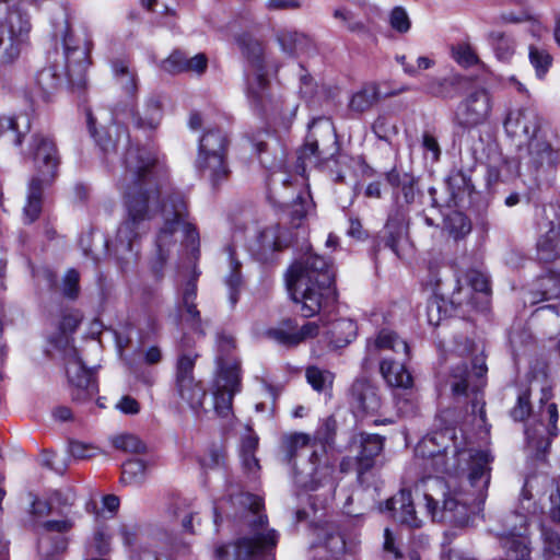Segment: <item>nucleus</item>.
Here are the masks:
<instances>
[{
  "label": "nucleus",
  "mask_w": 560,
  "mask_h": 560,
  "mask_svg": "<svg viewBox=\"0 0 560 560\" xmlns=\"http://www.w3.org/2000/svg\"><path fill=\"white\" fill-rule=\"evenodd\" d=\"M488 369L483 361L476 359L474 362V376L477 383L471 385L472 375L468 371L466 364L456 366L452 372V390L455 395H468V388L471 386L472 392H477L485 385V375Z\"/></svg>",
  "instance_id": "393cba45"
},
{
  "label": "nucleus",
  "mask_w": 560,
  "mask_h": 560,
  "mask_svg": "<svg viewBox=\"0 0 560 560\" xmlns=\"http://www.w3.org/2000/svg\"><path fill=\"white\" fill-rule=\"evenodd\" d=\"M534 479L528 478L521 492L520 510L508 520V528L500 534L501 545L509 560H529L530 541L526 536L527 525L532 517L540 513V508L530 493Z\"/></svg>",
  "instance_id": "9d476101"
},
{
  "label": "nucleus",
  "mask_w": 560,
  "mask_h": 560,
  "mask_svg": "<svg viewBox=\"0 0 560 560\" xmlns=\"http://www.w3.org/2000/svg\"><path fill=\"white\" fill-rule=\"evenodd\" d=\"M467 284L476 292L488 295L491 292L490 280L486 272L480 269H469L465 275Z\"/></svg>",
  "instance_id": "603ef678"
},
{
  "label": "nucleus",
  "mask_w": 560,
  "mask_h": 560,
  "mask_svg": "<svg viewBox=\"0 0 560 560\" xmlns=\"http://www.w3.org/2000/svg\"><path fill=\"white\" fill-rule=\"evenodd\" d=\"M320 331V326L316 322H307L299 326L295 319H284L277 327L270 328L267 336L277 343L284 347H295L301 342L316 337Z\"/></svg>",
  "instance_id": "6ab92c4d"
},
{
  "label": "nucleus",
  "mask_w": 560,
  "mask_h": 560,
  "mask_svg": "<svg viewBox=\"0 0 560 560\" xmlns=\"http://www.w3.org/2000/svg\"><path fill=\"white\" fill-rule=\"evenodd\" d=\"M385 509L392 512L393 517L401 524L417 527V512L410 490L401 489L385 503Z\"/></svg>",
  "instance_id": "bb28decb"
},
{
  "label": "nucleus",
  "mask_w": 560,
  "mask_h": 560,
  "mask_svg": "<svg viewBox=\"0 0 560 560\" xmlns=\"http://www.w3.org/2000/svg\"><path fill=\"white\" fill-rule=\"evenodd\" d=\"M306 378L310 385L317 392H322L327 384L331 383V375L316 366L307 368Z\"/></svg>",
  "instance_id": "e2e57ef3"
},
{
  "label": "nucleus",
  "mask_w": 560,
  "mask_h": 560,
  "mask_svg": "<svg viewBox=\"0 0 560 560\" xmlns=\"http://www.w3.org/2000/svg\"><path fill=\"white\" fill-rule=\"evenodd\" d=\"M453 57L463 67H471L480 62L476 51L468 44H459L454 47Z\"/></svg>",
  "instance_id": "6e6d98bb"
},
{
  "label": "nucleus",
  "mask_w": 560,
  "mask_h": 560,
  "mask_svg": "<svg viewBox=\"0 0 560 560\" xmlns=\"http://www.w3.org/2000/svg\"><path fill=\"white\" fill-rule=\"evenodd\" d=\"M197 358L198 354L191 351L179 354L175 372V390L180 399L194 410L202 407L206 397L205 388L194 376Z\"/></svg>",
  "instance_id": "dca6fc26"
},
{
  "label": "nucleus",
  "mask_w": 560,
  "mask_h": 560,
  "mask_svg": "<svg viewBox=\"0 0 560 560\" xmlns=\"http://www.w3.org/2000/svg\"><path fill=\"white\" fill-rule=\"evenodd\" d=\"M317 536L323 538L320 545L330 553L331 558L337 559L345 552L346 541L340 533L329 528H320Z\"/></svg>",
  "instance_id": "37998d69"
},
{
  "label": "nucleus",
  "mask_w": 560,
  "mask_h": 560,
  "mask_svg": "<svg viewBox=\"0 0 560 560\" xmlns=\"http://www.w3.org/2000/svg\"><path fill=\"white\" fill-rule=\"evenodd\" d=\"M257 243L259 256L261 259H268L269 255L290 245L291 234L278 224L270 225L259 233Z\"/></svg>",
  "instance_id": "a878e982"
},
{
  "label": "nucleus",
  "mask_w": 560,
  "mask_h": 560,
  "mask_svg": "<svg viewBox=\"0 0 560 560\" xmlns=\"http://www.w3.org/2000/svg\"><path fill=\"white\" fill-rule=\"evenodd\" d=\"M237 45L247 63L246 95L250 106L262 113L281 114L284 102L271 92L262 44L249 34H242Z\"/></svg>",
  "instance_id": "0eeeda50"
},
{
  "label": "nucleus",
  "mask_w": 560,
  "mask_h": 560,
  "mask_svg": "<svg viewBox=\"0 0 560 560\" xmlns=\"http://www.w3.org/2000/svg\"><path fill=\"white\" fill-rule=\"evenodd\" d=\"M332 15L350 32H359L364 28L363 23L355 18L352 11L346 8L335 9Z\"/></svg>",
  "instance_id": "680f3d73"
},
{
  "label": "nucleus",
  "mask_w": 560,
  "mask_h": 560,
  "mask_svg": "<svg viewBox=\"0 0 560 560\" xmlns=\"http://www.w3.org/2000/svg\"><path fill=\"white\" fill-rule=\"evenodd\" d=\"M31 130V118L27 114L14 117H0V137L5 136L15 145H20L22 138Z\"/></svg>",
  "instance_id": "2f4dec72"
},
{
  "label": "nucleus",
  "mask_w": 560,
  "mask_h": 560,
  "mask_svg": "<svg viewBox=\"0 0 560 560\" xmlns=\"http://www.w3.org/2000/svg\"><path fill=\"white\" fill-rule=\"evenodd\" d=\"M230 260V273L225 278V284L229 288V299L232 305L238 301V292L242 285L241 262L235 258V249L232 245L225 247Z\"/></svg>",
  "instance_id": "c9c22d12"
},
{
  "label": "nucleus",
  "mask_w": 560,
  "mask_h": 560,
  "mask_svg": "<svg viewBox=\"0 0 560 560\" xmlns=\"http://www.w3.org/2000/svg\"><path fill=\"white\" fill-rule=\"evenodd\" d=\"M546 228L538 238L537 250L541 260L552 261L560 257V217L549 221Z\"/></svg>",
  "instance_id": "c85d7f7f"
},
{
  "label": "nucleus",
  "mask_w": 560,
  "mask_h": 560,
  "mask_svg": "<svg viewBox=\"0 0 560 560\" xmlns=\"http://www.w3.org/2000/svg\"><path fill=\"white\" fill-rule=\"evenodd\" d=\"M332 265L324 257L307 254L294 262L285 275L290 298L300 303L304 317L316 315L328 301L335 300Z\"/></svg>",
  "instance_id": "20e7f679"
},
{
  "label": "nucleus",
  "mask_w": 560,
  "mask_h": 560,
  "mask_svg": "<svg viewBox=\"0 0 560 560\" xmlns=\"http://www.w3.org/2000/svg\"><path fill=\"white\" fill-rule=\"evenodd\" d=\"M91 135L105 153L126 149L124 155L125 176L119 187L122 190L126 217L117 230L115 253L122 271H128L138 260L139 241L148 232V222L161 212L164 201L174 190L167 177L165 164L155 152L130 144L128 132L116 126L117 137L112 140V130L97 137L93 118L89 116Z\"/></svg>",
  "instance_id": "f257e3e1"
},
{
  "label": "nucleus",
  "mask_w": 560,
  "mask_h": 560,
  "mask_svg": "<svg viewBox=\"0 0 560 560\" xmlns=\"http://www.w3.org/2000/svg\"><path fill=\"white\" fill-rule=\"evenodd\" d=\"M112 70L117 84L128 95H133L138 89L136 71L130 68L128 61L116 59L112 62Z\"/></svg>",
  "instance_id": "f704fd0d"
},
{
  "label": "nucleus",
  "mask_w": 560,
  "mask_h": 560,
  "mask_svg": "<svg viewBox=\"0 0 560 560\" xmlns=\"http://www.w3.org/2000/svg\"><path fill=\"white\" fill-rule=\"evenodd\" d=\"M68 452L74 459H90L97 455L98 448L81 441H70Z\"/></svg>",
  "instance_id": "bf43d9fd"
},
{
  "label": "nucleus",
  "mask_w": 560,
  "mask_h": 560,
  "mask_svg": "<svg viewBox=\"0 0 560 560\" xmlns=\"http://www.w3.org/2000/svg\"><path fill=\"white\" fill-rule=\"evenodd\" d=\"M162 119V105L158 97L151 96L145 101L142 114H138L135 124L141 129H155Z\"/></svg>",
  "instance_id": "e433bc0d"
},
{
  "label": "nucleus",
  "mask_w": 560,
  "mask_h": 560,
  "mask_svg": "<svg viewBox=\"0 0 560 560\" xmlns=\"http://www.w3.org/2000/svg\"><path fill=\"white\" fill-rule=\"evenodd\" d=\"M544 124V118L533 106L510 110L503 122L510 137L527 141L529 162L535 168L552 167L559 160L558 152L545 137Z\"/></svg>",
  "instance_id": "6e6552de"
},
{
  "label": "nucleus",
  "mask_w": 560,
  "mask_h": 560,
  "mask_svg": "<svg viewBox=\"0 0 560 560\" xmlns=\"http://www.w3.org/2000/svg\"><path fill=\"white\" fill-rule=\"evenodd\" d=\"M338 151L339 145L332 121L326 117H318L308 125V133L299 153V160L305 166H318L332 160Z\"/></svg>",
  "instance_id": "ddd939ff"
},
{
  "label": "nucleus",
  "mask_w": 560,
  "mask_h": 560,
  "mask_svg": "<svg viewBox=\"0 0 560 560\" xmlns=\"http://www.w3.org/2000/svg\"><path fill=\"white\" fill-rule=\"evenodd\" d=\"M373 131L378 139L389 142L397 135V127L390 118L380 116L373 124Z\"/></svg>",
  "instance_id": "5fc2aeb1"
},
{
  "label": "nucleus",
  "mask_w": 560,
  "mask_h": 560,
  "mask_svg": "<svg viewBox=\"0 0 560 560\" xmlns=\"http://www.w3.org/2000/svg\"><path fill=\"white\" fill-rule=\"evenodd\" d=\"M112 443L117 450L135 454L144 453L147 450L145 444L132 434L117 435L113 438Z\"/></svg>",
  "instance_id": "3c124183"
},
{
  "label": "nucleus",
  "mask_w": 560,
  "mask_h": 560,
  "mask_svg": "<svg viewBox=\"0 0 560 560\" xmlns=\"http://www.w3.org/2000/svg\"><path fill=\"white\" fill-rule=\"evenodd\" d=\"M228 138L222 130H207L199 140L196 167L212 187H218L230 175L226 162Z\"/></svg>",
  "instance_id": "f8f14e48"
},
{
  "label": "nucleus",
  "mask_w": 560,
  "mask_h": 560,
  "mask_svg": "<svg viewBox=\"0 0 560 560\" xmlns=\"http://www.w3.org/2000/svg\"><path fill=\"white\" fill-rule=\"evenodd\" d=\"M443 230L454 240H459L470 233L471 222L463 212L451 211L444 217Z\"/></svg>",
  "instance_id": "58836bf2"
},
{
  "label": "nucleus",
  "mask_w": 560,
  "mask_h": 560,
  "mask_svg": "<svg viewBox=\"0 0 560 560\" xmlns=\"http://www.w3.org/2000/svg\"><path fill=\"white\" fill-rule=\"evenodd\" d=\"M487 40L498 61L503 63L512 61L516 50V42L511 35L500 31H492L487 35Z\"/></svg>",
  "instance_id": "473e14b6"
},
{
  "label": "nucleus",
  "mask_w": 560,
  "mask_h": 560,
  "mask_svg": "<svg viewBox=\"0 0 560 560\" xmlns=\"http://www.w3.org/2000/svg\"><path fill=\"white\" fill-rule=\"evenodd\" d=\"M336 433V420L328 418L324 423L316 430L315 435L312 438L318 445V451L322 456L325 455V446L334 442Z\"/></svg>",
  "instance_id": "de8ad7c7"
},
{
  "label": "nucleus",
  "mask_w": 560,
  "mask_h": 560,
  "mask_svg": "<svg viewBox=\"0 0 560 560\" xmlns=\"http://www.w3.org/2000/svg\"><path fill=\"white\" fill-rule=\"evenodd\" d=\"M187 215L188 207L184 195L182 192L171 194L161 208L163 224L156 234L155 257L151 260V270L158 280L162 278L171 249L176 245L175 234L179 230V224Z\"/></svg>",
  "instance_id": "9b49d317"
},
{
  "label": "nucleus",
  "mask_w": 560,
  "mask_h": 560,
  "mask_svg": "<svg viewBox=\"0 0 560 560\" xmlns=\"http://www.w3.org/2000/svg\"><path fill=\"white\" fill-rule=\"evenodd\" d=\"M529 393L523 392L518 395L516 405L511 409L510 415L515 421L525 420L530 413Z\"/></svg>",
  "instance_id": "338daca9"
},
{
  "label": "nucleus",
  "mask_w": 560,
  "mask_h": 560,
  "mask_svg": "<svg viewBox=\"0 0 560 560\" xmlns=\"http://www.w3.org/2000/svg\"><path fill=\"white\" fill-rule=\"evenodd\" d=\"M380 372L386 384L390 387L409 388L412 385L411 374L402 363L396 360L382 359Z\"/></svg>",
  "instance_id": "7c9ffc66"
},
{
  "label": "nucleus",
  "mask_w": 560,
  "mask_h": 560,
  "mask_svg": "<svg viewBox=\"0 0 560 560\" xmlns=\"http://www.w3.org/2000/svg\"><path fill=\"white\" fill-rule=\"evenodd\" d=\"M351 405L363 413L376 412L381 407L377 388L366 378H357L350 388Z\"/></svg>",
  "instance_id": "b1692460"
},
{
  "label": "nucleus",
  "mask_w": 560,
  "mask_h": 560,
  "mask_svg": "<svg viewBox=\"0 0 560 560\" xmlns=\"http://www.w3.org/2000/svg\"><path fill=\"white\" fill-rule=\"evenodd\" d=\"M241 390V375L229 371L217 374L213 383L214 410L221 417H228L232 410L233 397Z\"/></svg>",
  "instance_id": "aec40b11"
},
{
  "label": "nucleus",
  "mask_w": 560,
  "mask_h": 560,
  "mask_svg": "<svg viewBox=\"0 0 560 560\" xmlns=\"http://www.w3.org/2000/svg\"><path fill=\"white\" fill-rule=\"evenodd\" d=\"M492 110V97L488 90L476 89L458 105L455 117L464 128H474L485 124Z\"/></svg>",
  "instance_id": "a211bd4d"
},
{
  "label": "nucleus",
  "mask_w": 560,
  "mask_h": 560,
  "mask_svg": "<svg viewBox=\"0 0 560 560\" xmlns=\"http://www.w3.org/2000/svg\"><path fill=\"white\" fill-rule=\"evenodd\" d=\"M80 275L75 269H69L62 280V293L66 298L75 300L80 292Z\"/></svg>",
  "instance_id": "0e129e2a"
},
{
  "label": "nucleus",
  "mask_w": 560,
  "mask_h": 560,
  "mask_svg": "<svg viewBox=\"0 0 560 560\" xmlns=\"http://www.w3.org/2000/svg\"><path fill=\"white\" fill-rule=\"evenodd\" d=\"M538 287L541 300H551L560 296V276L547 273L539 278Z\"/></svg>",
  "instance_id": "8fccbe9b"
},
{
  "label": "nucleus",
  "mask_w": 560,
  "mask_h": 560,
  "mask_svg": "<svg viewBox=\"0 0 560 560\" xmlns=\"http://www.w3.org/2000/svg\"><path fill=\"white\" fill-rule=\"evenodd\" d=\"M357 331V324L352 319L340 318L330 323L324 334L334 348H342L354 340Z\"/></svg>",
  "instance_id": "c756f323"
},
{
  "label": "nucleus",
  "mask_w": 560,
  "mask_h": 560,
  "mask_svg": "<svg viewBox=\"0 0 560 560\" xmlns=\"http://www.w3.org/2000/svg\"><path fill=\"white\" fill-rule=\"evenodd\" d=\"M441 147L436 138L430 133L422 135V155L427 162L435 163L441 156Z\"/></svg>",
  "instance_id": "13d9d810"
},
{
  "label": "nucleus",
  "mask_w": 560,
  "mask_h": 560,
  "mask_svg": "<svg viewBox=\"0 0 560 560\" xmlns=\"http://www.w3.org/2000/svg\"><path fill=\"white\" fill-rule=\"evenodd\" d=\"M390 27L398 33H406L410 28V20L406 10L401 7L394 8L388 15Z\"/></svg>",
  "instance_id": "052dcab7"
},
{
  "label": "nucleus",
  "mask_w": 560,
  "mask_h": 560,
  "mask_svg": "<svg viewBox=\"0 0 560 560\" xmlns=\"http://www.w3.org/2000/svg\"><path fill=\"white\" fill-rule=\"evenodd\" d=\"M62 517L58 520H48L42 524V528L45 532L67 534L72 530L75 525L78 513L67 512L61 514Z\"/></svg>",
  "instance_id": "49530a36"
},
{
  "label": "nucleus",
  "mask_w": 560,
  "mask_h": 560,
  "mask_svg": "<svg viewBox=\"0 0 560 560\" xmlns=\"http://www.w3.org/2000/svg\"><path fill=\"white\" fill-rule=\"evenodd\" d=\"M558 407L555 402H550L540 411V419L537 423L526 425L525 436L527 450L535 458L539 459L545 457L549 451L552 439L558 436Z\"/></svg>",
  "instance_id": "2eb2a0df"
},
{
  "label": "nucleus",
  "mask_w": 560,
  "mask_h": 560,
  "mask_svg": "<svg viewBox=\"0 0 560 560\" xmlns=\"http://www.w3.org/2000/svg\"><path fill=\"white\" fill-rule=\"evenodd\" d=\"M392 350L395 353H402L406 357L409 354V346L408 343L399 338L395 332L383 329L377 336L373 339H368L366 341V355L362 360V369L369 370L372 361L376 358L378 352Z\"/></svg>",
  "instance_id": "412c9836"
},
{
  "label": "nucleus",
  "mask_w": 560,
  "mask_h": 560,
  "mask_svg": "<svg viewBox=\"0 0 560 560\" xmlns=\"http://www.w3.org/2000/svg\"><path fill=\"white\" fill-rule=\"evenodd\" d=\"M277 42L281 50L288 56L295 57L310 46V38L293 30H280L277 33Z\"/></svg>",
  "instance_id": "72a5a7b5"
},
{
  "label": "nucleus",
  "mask_w": 560,
  "mask_h": 560,
  "mask_svg": "<svg viewBox=\"0 0 560 560\" xmlns=\"http://www.w3.org/2000/svg\"><path fill=\"white\" fill-rule=\"evenodd\" d=\"M458 460L467 465V482L471 490L457 489L450 472L442 506L430 494H424L425 508L433 522H446L455 526H468L475 515L472 503L482 501L491 479L492 455L486 450L470 448L457 453Z\"/></svg>",
  "instance_id": "f03ea898"
},
{
  "label": "nucleus",
  "mask_w": 560,
  "mask_h": 560,
  "mask_svg": "<svg viewBox=\"0 0 560 560\" xmlns=\"http://www.w3.org/2000/svg\"><path fill=\"white\" fill-rule=\"evenodd\" d=\"M66 373L73 400L83 402L97 394L94 369L86 368L74 348L67 353Z\"/></svg>",
  "instance_id": "f3484780"
},
{
  "label": "nucleus",
  "mask_w": 560,
  "mask_h": 560,
  "mask_svg": "<svg viewBox=\"0 0 560 560\" xmlns=\"http://www.w3.org/2000/svg\"><path fill=\"white\" fill-rule=\"evenodd\" d=\"M231 502L238 506V518L248 527V533L233 545V560H276L275 549L279 534L276 529L269 528L268 518L261 513V498L240 492L231 495Z\"/></svg>",
  "instance_id": "39448f33"
},
{
  "label": "nucleus",
  "mask_w": 560,
  "mask_h": 560,
  "mask_svg": "<svg viewBox=\"0 0 560 560\" xmlns=\"http://www.w3.org/2000/svg\"><path fill=\"white\" fill-rule=\"evenodd\" d=\"M387 183L393 187H401L402 197L406 203H410L415 200V178L404 173L399 174L395 168L386 174Z\"/></svg>",
  "instance_id": "79ce46f5"
},
{
  "label": "nucleus",
  "mask_w": 560,
  "mask_h": 560,
  "mask_svg": "<svg viewBox=\"0 0 560 560\" xmlns=\"http://www.w3.org/2000/svg\"><path fill=\"white\" fill-rule=\"evenodd\" d=\"M92 43L88 38L75 37L66 23L62 31L61 51L49 54L50 63L39 70L35 77L37 93L49 101L63 85L83 88L85 73L90 65Z\"/></svg>",
  "instance_id": "7ed1b4c3"
},
{
  "label": "nucleus",
  "mask_w": 560,
  "mask_h": 560,
  "mask_svg": "<svg viewBox=\"0 0 560 560\" xmlns=\"http://www.w3.org/2000/svg\"><path fill=\"white\" fill-rule=\"evenodd\" d=\"M528 58L530 65L535 69L536 77L538 79L545 78L552 65V57L550 54L542 48L530 45L528 49Z\"/></svg>",
  "instance_id": "a18cd8bd"
},
{
  "label": "nucleus",
  "mask_w": 560,
  "mask_h": 560,
  "mask_svg": "<svg viewBox=\"0 0 560 560\" xmlns=\"http://www.w3.org/2000/svg\"><path fill=\"white\" fill-rule=\"evenodd\" d=\"M235 339L232 335L224 331L217 335V374H228L233 371L240 374V361L233 357L235 350Z\"/></svg>",
  "instance_id": "cd10ccee"
},
{
  "label": "nucleus",
  "mask_w": 560,
  "mask_h": 560,
  "mask_svg": "<svg viewBox=\"0 0 560 560\" xmlns=\"http://www.w3.org/2000/svg\"><path fill=\"white\" fill-rule=\"evenodd\" d=\"M31 21L26 12L19 7L9 9L3 23H0V63L13 62L27 43Z\"/></svg>",
  "instance_id": "4468645a"
},
{
  "label": "nucleus",
  "mask_w": 560,
  "mask_h": 560,
  "mask_svg": "<svg viewBox=\"0 0 560 560\" xmlns=\"http://www.w3.org/2000/svg\"><path fill=\"white\" fill-rule=\"evenodd\" d=\"M187 217H184V222L179 224V229L184 234V245L191 250L195 255L199 252V233L194 224L187 221Z\"/></svg>",
  "instance_id": "4d7b16f0"
},
{
  "label": "nucleus",
  "mask_w": 560,
  "mask_h": 560,
  "mask_svg": "<svg viewBox=\"0 0 560 560\" xmlns=\"http://www.w3.org/2000/svg\"><path fill=\"white\" fill-rule=\"evenodd\" d=\"M166 512L170 516L180 520L182 526L186 532L194 533L191 523L194 520V512L187 504L186 500L180 498L173 499L170 502Z\"/></svg>",
  "instance_id": "a19ab883"
},
{
  "label": "nucleus",
  "mask_w": 560,
  "mask_h": 560,
  "mask_svg": "<svg viewBox=\"0 0 560 560\" xmlns=\"http://www.w3.org/2000/svg\"><path fill=\"white\" fill-rule=\"evenodd\" d=\"M425 92L433 96H446L450 92V82L444 78L427 77L424 81Z\"/></svg>",
  "instance_id": "774afa93"
},
{
  "label": "nucleus",
  "mask_w": 560,
  "mask_h": 560,
  "mask_svg": "<svg viewBox=\"0 0 560 560\" xmlns=\"http://www.w3.org/2000/svg\"><path fill=\"white\" fill-rule=\"evenodd\" d=\"M360 452L357 455L358 479L364 482V472H369L376 464V457L384 448L385 439L378 434L362 432L359 435Z\"/></svg>",
  "instance_id": "4be33fe9"
},
{
  "label": "nucleus",
  "mask_w": 560,
  "mask_h": 560,
  "mask_svg": "<svg viewBox=\"0 0 560 560\" xmlns=\"http://www.w3.org/2000/svg\"><path fill=\"white\" fill-rule=\"evenodd\" d=\"M186 66L187 56L180 50H174L161 62V69L172 74L186 72Z\"/></svg>",
  "instance_id": "864d4df0"
},
{
  "label": "nucleus",
  "mask_w": 560,
  "mask_h": 560,
  "mask_svg": "<svg viewBox=\"0 0 560 560\" xmlns=\"http://www.w3.org/2000/svg\"><path fill=\"white\" fill-rule=\"evenodd\" d=\"M197 299V276H192L178 291L177 308L180 317L187 322L192 329L203 334L200 312L196 304Z\"/></svg>",
  "instance_id": "5701e85b"
},
{
  "label": "nucleus",
  "mask_w": 560,
  "mask_h": 560,
  "mask_svg": "<svg viewBox=\"0 0 560 560\" xmlns=\"http://www.w3.org/2000/svg\"><path fill=\"white\" fill-rule=\"evenodd\" d=\"M49 500L52 510L55 509L58 514H63L72 512L71 508L74 505L77 494L72 488L57 489L50 493Z\"/></svg>",
  "instance_id": "c03bdc74"
},
{
  "label": "nucleus",
  "mask_w": 560,
  "mask_h": 560,
  "mask_svg": "<svg viewBox=\"0 0 560 560\" xmlns=\"http://www.w3.org/2000/svg\"><path fill=\"white\" fill-rule=\"evenodd\" d=\"M447 184L454 199H462L464 196H470L474 191V184L470 175L463 170L453 171L448 176Z\"/></svg>",
  "instance_id": "ea45409f"
},
{
  "label": "nucleus",
  "mask_w": 560,
  "mask_h": 560,
  "mask_svg": "<svg viewBox=\"0 0 560 560\" xmlns=\"http://www.w3.org/2000/svg\"><path fill=\"white\" fill-rule=\"evenodd\" d=\"M402 229L395 226L392 223H387L385 226V234L382 242L384 246L393 250L397 256H400L399 242L401 240Z\"/></svg>",
  "instance_id": "69168bd1"
},
{
  "label": "nucleus",
  "mask_w": 560,
  "mask_h": 560,
  "mask_svg": "<svg viewBox=\"0 0 560 560\" xmlns=\"http://www.w3.org/2000/svg\"><path fill=\"white\" fill-rule=\"evenodd\" d=\"M145 464L141 459H130L122 465L121 480L126 483H139L144 479Z\"/></svg>",
  "instance_id": "09e8293b"
},
{
  "label": "nucleus",
  "mask_w": 560,
  "mask_h": 560,
  "mask_svg": "<svg viewBox=\"0 0 560 560\" xmlns=\"http://www.w3.org/2000/svg\"><path fill=\"white\" fill-rule=\"evenodd\" d=\"M380 96L378 86L375 83H369L352 95L349 106L354 112L363 113L370 109Z\"/></svg>",
  "instance_id": "4c0bfd02"
},
{
  "label": "nucleus",
  "mask_w": 560,
  "mask_h": 560,
  "mask_svg": "<svg viewBox=\"0 0 560 560\" xmlns=\"http://www.w3.org/2000/svg\"><path fill=\"white\" fill-rule=\"evenodd\" d=\"M30 153L33 156L37 173L28 183L26 203L23 208V220L33 223L42 212L43 191L57 176L59 154L55 142L47 136L36 133L32 137Z\"/></svg>",
  "instance_id": "1a4fd4ad"
},
{
  "label": "nucleus",
  "mask_w": 560,
  "mask_h": 560,
  "mask_svg": "<svg viewBox=\"0 0 560 560\" xmlns=\"http://www.w3.org/2000/svg\"><path fill=\"white\" fill-rule=\"evenodd\" d=\"M280 448L283 460L295 470L294 478L299 487L311 491L323 487H327L329 491L335 490L334 468L322 462L318 445L311 435L302 432L284 434Z\"/></svg>",
  "instance_id": "423d86ee"
}]
</instances>
